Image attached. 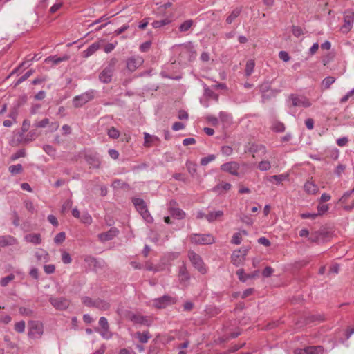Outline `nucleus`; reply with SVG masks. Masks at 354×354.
Masks as SVG:
<instances>
[{
  "instance_id": "1",
  "label": "nucleus",
  "mask_w": 354,
  "mask_h": 354,
  "mask_svg": "<svg viewBox=\"0 0 354 354\" xmlns=\"http://www.w3.org/2000/svg\"><path fill=\"white\" fill-rule=\"evenodd\" d=\"M118 62L116 58H112L108 63V65L103 69L99 75L100 80L103 83H109L112 80V76L115 70V66Z\"/></svg>"
},
{
  "instance_id": "2",
  "label": "nucleus",
  "mask_w": 354,
  "mask_h": 354,
  "mask_svg": "<svg viewBox=\"0 0 354 354\" xmlns=\"http://www.w3.org/2000/svg\"><path fill=\"white\" fill-rule=\"evenodd\" d=\"M259 89L263 102L276 97L279 93V90L271 88V83L268 81L262 83L259 86Z\"/></svg>"
},
{
  "instance_id": "3",
  "label": "nucleus",
  "mask_w": 354,
  "mask_h": 354,
  "mask_svg": "<svg viewBox=\"0 0 354 354\" xmlns=\"http://www.w3.org/2000/svg\"><path fill=\"white\" fill-rule=\"evenodd\" d=\"M44 333L43 324L38 321H30L28 322V335L31 339H39Z\"/></svg>"
},
{
  "instance_id": "4",
  "label": "nucleus",
  "mask_w": 354,
  "mask_h": 354,
  "mask_svg": "<svg viewBox=\"0 0 354 354\" xmlns=\"http://www.w3.org/2000/svg\"><path fill=\"white\" fill-rule=\"evenodd\" d=\"M95 91H88L81 95L75 96L73 100V104L76 108L81 107L86 103L91 101L95 97Z\"/></svg>"
},
{
  "instance_id": "5",
  "label": "nucleus",
  "mask_w": 354,
  "mask_h": 354,
  "mask_svg": "<svg viewBox=\"0 0 354 354\" xmlns=\"http://www.w3.org/2000/svg\"><path fill=\"white\" fill-rule=\"evenodd\" d=\"M188 257L194 268L197 269L201 273L205 274L206 272V269L204 266L203 261L198 254L193 251H189L188 253Z\"/></svg>"
},
{
  "instance_id": "6",
  "label": "nucleus",
  "mask_w": 354,
  "mask_h": 354,
  "mask_svg": "<svg viewBox=\"0 0 354 354\" xmlns=\"http://www.w3.org/2000/svg\"><path fill=\"white\" fill-rule=\"evenodd\" d=\"M344 22V25L340 30L342 32L347 33L351 30L354 22V12L353 10H347L345 11Z\"/></svg>"
},
{
  "instance_id": "7",
  "label": "nucleus",
  "mask_w": 354,
  "mask_h": 354,
  "mask_svg": "<svg viewBox=\"0 0 354 354\" xmlns=\"http://www.w3.org/2000/svg\"><path fill=\"white\" fill-rule=\"evenodd\" d=\"M190 240L194 244H212L215 242L214 237L211 234H194L190 236Z\"/></svg>"
},
{
  "instance_id": "8",
  "label": "nucleus",
  "mask_w": 354,
  "mask_h": 354,
  "mask_svg": "<svg viewBox=\"0 0 354 354\" xmlns=\"http://www.w3.org/2000/svg\"><path fill=\"white\" fill-rule=\"evenodd\" d=\"M176 302V300L169 296V295H164L161 297L155 299L152 301V305L153 306L157 308H165L167 306L175 304Z\"/></svg>"
},
{
  "instance_id": "9",
  "label": "nucleus",
  "mask_w": 354,
  "mask_h": 354,
  "mask_svg": "<svg viewBox=\"0 0 354 354\" xmlns=\"http://www.w3.org/2000/svg\"><path fill=\"white\" fill-rule=\"evenodd\" d=\"M240 169V165L238 162L235 161H230L223 164L221 166V169L225 172H227L231 175L235 176H240L241 174L239 171Z\"/></svg>"
},
{
  "instance_id": "10",
  "label": "nucleus",
  "mask_w": 354,
  "mask_h": 354,
  "mask_svg": "<svg viewBox=\"0 0 354 354\" xmlns=\"http://www.w3.org/2000/svg\"><path fill=\"white\" fill-rule=\"evenodd\" d=\"M49 301L54 308L59 310H64L70 306V301L64 297H50Z\"/></svg>"
},
{
  "instance_id": "11",
  "label": "nucleus",
  "mask_w": 354,
  "mask_h": 354,
  "mask_svg": "<svg viewBox=\"0 0 354 354\" xmlns=\"http://www.w3.org/2000/svg\"><path fill=\"white\" fill-rule=\"evenodd\" d=\"M293 106L309 107L311 105L309 100L304 96L291 95L289 97Z\"/></svg>"
},
{
  "instance_id": "12",
  "label": "nucleus",
  "mask_w": 354,
  "mask_h": 354,
  "mask_svg": "<svg viewBox=\"0 0 354 354\" xmlns=\"http://www.w3.org/2000/svg\"><path fill=\"white\" fill-rule=\"evenodd\" d=\"M143 62V59L140 56L131 57L127 60V68L133 72L140 67Z\"/></svg>"
},
{
  "instance_id": "13",
  "label": "nucleus",
  "mask_w": 354,
  "mask_h": 354,
  "mask_svg": "<svg viewBox=\"0 0 354 354\" xmlns=\"http://www.w3.org/2000/svg\"><path fill=\"white\" fill-rule=\"evenodd\" d=\"M118 233V231L116 228H111L108 232L98 234V238L101 241L105 242L113 239Z\"/></svg>"
},
{
  "instance_id": "14",
  "label": "nucleus",
  "mask_w": 354,
  "mask_h": 354,
  "mask_svg": "<svg viewBox=\"0 0 354 354\" xmlns=\"http://www.w3.org/2000/svg\"><path fill=\"white\" fill-rule=\"evenodd\" d=\"M304 191L308 194H315L319 191V187L313 181L308 180L304 185Z\"/></svg>"
},
{
  "instance_id": "15",
  "label": "nucleus",
  "mask_w": 354,
  "mask_h": 354,
  "mask_svg": "<svg viewBox=\"0 0 354 354\" xmlns=\"http://www.w3.org/2000/svg\"><path fill=\"white\" fill-rule=\"evenodd\" d=\"M236 274L241 281L245 282L248 279L255 278L258 275V271H255L251 274H248L245 273L243 269H239L236 271Z\"/></svg>"
},
{
  "instance_id": "16",
  "label": "nucleus",
  "mask_w": 354,
  "mask_h": 354,
  "mask_svg": "<svg viewBox=\"0 0 354 354\" xmlns=\"http://www.w3.org/2000/svg\"><path fill=\"white\" fill-rule=\"evenodd\" d=\"M224 213L222 210H218L216 212H210L205 216V218L207 220L208 222L212 223L216 220H220Z\"/></svg>"
},
{
  "instance_id": "17",
  "label": "nucleus",
  "mask_w": 354,
  "mask_h": 354,
  "mask_svg": "<svg viewBox=\"0 0 354 354\" xmlns=\"http://www.w3.org/2000/svg\"><path fill=\"white\" fill-rule=\"evenodd\" d=\"M232 187V185L229 183L222 182L213 188V192L218 194H223L224 192L229 191Z\"/></svg>"
},
{
  "instance_id": "18",
  "label": "nucleus",
  "mask_w": 354,
  "mask_h": 354,
  "mask_svg": "<svg viewBox=\"0 0 354 354\" xmlns=\"http://www.w3.org/2000/svg\"><path fill=\"white\" fill-rule=\"evenodd\" d=\"M94 308H96L100 310H107L110 308V304L104 299L97 298L95 299Z\"/></svg>"
},
{
  "instance_id": "19",
  "label": "nucleus",
  "mask_w": 354,
  "mask_h": 354,
  "mask_svg": "<svg viewBox=\"0 0 354 354\" xmlns=\"http://www.w3.org/2000/svg\"><path fill=\"white\" fill-rule=\"evenodd\" d=\"M16 240L11 236H0V247H6L15 244Z\"/></svg>"
},
{
  "instance_id": "20",
  "label": "nucleus",
  "mask_w": 354,
  "mask_h": 354,
  "mask_svg": "<svg viewBox=\"0 0 354 354\" xmlns=\"http://www.w3.org/2000/svg\"><path fill=\"white\" fill-rule=\"evenodd\" d=\"M100 48V44L98 43H93L88 48L83 52V57L87 58L91 56Z\"/></svg>"
},
{
  "instance_id": "21",
  "label": "nucleus",
  "mask_w": 354,
  "mask_h": 354,
  "mask_svg": "<svg viewBox=\"0 0 354 354\" xmlns=\"http://www.w3.org/2000/svg\"><path fill=\"white\" fill-rule=\"evenodd\" d=\"M306 354H323L324 348L321 346H308L304 348Z\"/></svg>"
},
{
  "instance_id": "22",
  "label": "nucleus",
  "mask_w": 354,
  "mask_h": 354,
  "mask_svg": "<svg viewBox=\"0 0 354 354\" xmlns=\"http://www.w3.org/2000/svg\"><path fill=\"white\" fill-rule=\"evenodd\" d=\"M132 202L139 213L147 208L145 202L141 198H133Z\"/></svg>"
},
{
  "instance_id": "23",
  "label": "nucleus",
  "mask_w": 354,
  "mask_h": 354,
  "mask_svg": "<svg viewBox=\"0 0 354 354\" xmlns=\"http://www.w3.org/2000/svg\"><path fill=\"white\" fill-rule=\"evenodd\" d=\"M241 12V8H236L235 9H234L231 12L230 15L227 17L226 23L227 24H231L235 20V19H236L239 16Z\"/></svg>"
},
{
  "instance_id": "24",
  "label": "nucleus",
  "mask_w": 354,
  "mask_h": 354,
  "mask_svg": "<svg viewBox=\"0 0 354 354\" xmlns=\"http://www.w3.org/2000/svg\"><path fill=\"white\" fill-rule=\"evenodd\" d=\"M25 240L27 242L39 244L41 243V236L39 234H29L25 236Z\"/></svg>"
},
{
  "instance_id": "25",
  "label": "nucleus",
  "mask_w": 354,
  "mask_h": 354,
  "mask_svg": "<svg viewBox=\"0 0 354 354\" xmlns=\"http://www.w3.org/2000/svg\"><path fill=\"white\" fill-rule=\"evenodd\" d=\"M86 162L93 168H99L100 165V161L95 156H86Z\"/></svg>"
},
{
  "instance_id": "26",
  "label": "nucleus",
  "mask_w": 354,
  "mask_h": 354,
  "mask_svg": "<svg viewBox=\"0 0 354 354\" xmlns=\"http://www.w3.org/2000/svg\"><path fill=\"white\" fill-rule=\"evenodd\" d=\"M144 145L145 147H150L151 145V143L154 141L158 140V138L154 136H151L148 133H144Z\"/></svg>"
},
{
  "instance_id": "27",
  "label": "nucleus",
  "mask_w": 354,
  "mask_h": 354,
  "mask_svg": "<svg viewBox=\"0 0 354 354\" xmlns=\"http://www.w3.org/2000/svg\"><path fill=\"white\" fill-rule=\"evenodd\" d=\"M179 279L180 281H187L189 279V274L184 263L180 268Z\"/></svg>"
},
{
  "instance_id": "28",
  "label": "nucleus",
  "mask_w": 354,
  "mask_h": 354,
  "mask_svg": "<svg viewBox=\"0 0 354 354\" xmlns=\"http://www.w3.org/2000/svg\"><path fill=\"white\" fill-rule=\"evenodd\" d=\"M231 259L233 264L236 266L241 265L244 260V258L239 253L236 252V250L233 252Z\"/></svg>"
},
{
  "instance_id": "29",
  "label": "nucleus",
  "mask_w": 354,
  "mask_h": 354,
  "mask_svg": "<svg viewBox=\"0 0 354 354\" xmlns=\"http://www.w3.org/2000/svg\"><path fill=\"white\" fill-rule=\"evenodd\" d=\"M194 24V21L188 19L182 23L178 28L180 32H186L189 30Z\"/></svg>"
},
{
  "instance_id": "30",
  "label": "nucleus",
  "mask_w": 354,
  "mask_h": 354,
  "mask_svg": "<svg viewBox=\"0 0 354 354\" xmlns=\"http://www.w3.org/2000/svg\"><path fill=\"white\" fill-rule=\"evenodd\" d=\"M136 337L139 339L140 342L147 343L151 337V335H149V331L144 333L138 332L136 333Z\"/></svg>"
},
{
  "instance_id": "31",
  "label": "nucleus",
  "mask_w": 354,
  "mask_h": 354,
  "mask_svg": "<svg viewBox=\"0 0 354 354\" xmlns=\"http://www.w3.org/2000/svg\"><path fill=\"white\" fill-rule=\"evenodd\" d=\"M170 214L173 216L177 218L178 219H182L185 216V213L178 207H176V208H173L172 210L170 212Z\"/></svg>"
},
{
  "instance_id": "32",
  "label": "nucleus",
  "mask_w": 354,
  "mask_h": 354,
  "mask_svg": "<svg viewBox=\"0 0 354 354\" xmlns=\"http://www.w3.org/2000/svg\"><path fill=\"white\" fill-rule=\"evenodd\" d=\"M254 68V62L252 59L248 60L247 62L246 66H245V75L250 76L252 74V73L253 72Z\"/></svg>"
},
{
  "instance_id": "33",
  "label": "nucleus",
  "mask_w": 354,
  "mask_h": 354,
  "mask_svg": "<svg viewBox=\"0 0 354 354\" xmlns=\"http://www.w3.org/2000/svg\"><path fill=\"white\" fill-rule=\"evenodd\" d=\"M8 170L12 175H16L20 174L22 171L23 167L21 164H17L10 166Z\"/></svg>"
},
{
  "instance_id": "34",
  "label": "nucleus",
  "mask_w": 354,
  "mask_h": 354,
  "mask_svg": "<svg viewBox=\"0 0 354 354\" xmlns=\"http://www.w3.org/2000/svg\"><path fill=\"white\" fill-rule=\"evenodd\" d=\"M171 21L169 19H164L161 20L154 21L152 23V26L155 28H160L162 26L169 24Z\"/></svg>"
},
{
  "instance_id": "35",
  "label": "nucleus",
  "mask_w": 354,
  "mask_h": 354,
  "mask_svg": "<svg viewBox=\"0 0 354 354\" xmlns=\"http://www.w3.org/2000/svg\"><path fill=\"white\" fill-rule=\"evenodd\" d=\"M68 59V56L65 55L62 57H48L46 59V62H52L54 64H57L61 62Z\"/></svg>"
},
{
  "instance_id": "36",
  "label": "nucleus",
  "mask_w": 354,
  "mask_h": 354,
  "mask_svg": "<svg viewBox=\"0 0 354 354\" xmlns=\"http://www.w3.org/2000/svg\"><path fill=\"white\" fill-rule=\"evenodd\" d=\"M112 187L115 189L116 188H129V185L126 183L125 182H123L122 180L120 179H115L113 183Z\"/></svg>"
},
{
  "instance_id": "37",
  "label": "nucleus",
  "mask_w": 354,
  "mask_h": 354,
  "mask_svg": "<svg viewBox=\"0 0 354 354\" xmlns=\"http://www.w3.org/2000/svg\"><path fill=\"white\" fill-rule=\"evenodd\" d=\"M215 159H216L215 155H214V154L208 155L207 156L201 158V165L202 166H206L210 162L214 161Z\"/></svg>"
},
{
  "instance_id": "38",
  "label": "nucleus",
  "mask_w": 354,
  "mask_h": 354,
  "mask_svg": "<svg viewBox=\"0 0 354 354\" xmlns=\"http://www.w3.org/2000/svg\"><path fill=\"white\" fill-rule=\"evenodd\" d=\"M82 303L88 307H94L95 304V299H92L89 297H83L82 298Z\"/></svg>"
},
{
  "instance_id": "39",
  "label": "nucleus",
  "mask_w": 354,
  "mask_h": 354,
  "mask_svg": "<svg viewBox=\"0 0 354 354\" xmlns=\"http://www.w3.org/2000/svg\"><path fill=\"white\" fill-rule=\"evenodd\" d=\"M91 263L93 264V266L95 269L97 268H102L105 266V262L104 261H97L96 259L93 257H88Z\"/></svg>"
},
{
  "instance_id": "40",
  "label": "nucleus",
  "mask_w": 354,
  "mask_h": 354,
  "mask_svg": "<svg viewBox=\"0 0 354 354\" xmlns=\"http://www.w3.org/2000/svg\"><path fill=\"white\" fill-rule=\"evenodd\" d=\"M82 223L86 225H90L92 223V218L88 213H84L80 217Z\"/></svg>"
},
{
  "instance_id": "41",
  "label": "nucleus",
  "mask_w": 354,
  "mask_h": 354,
  "mask_svg": "<svg viewBox=\"0 0 354 354\" xmlns=\"http://www.w3.org/2000/svg\"><path fill=\"white\" fill-rule=\"evenodd\" d=\"M108 136L111 138L116 139L120 136V132L115 127H112L108 131Z\"/></svg>"
},
{
  "instance_id": "42",
  "label": "nucleus",
  "mask_w": 354,
  "mask_h": 354,
  "mask_svg": "<svg viewBox=\"0 0 354 354\" xmlns=\"http://www.w3.org/2000/svg\"><path fill=\"white\" fill-rule=\"evenodd\" d=\"M270 167H271L270 162L267 160L260 162L258 165V168L261 171H268L270 169Z\"/></svg>"
},
{
  "instance_id": "43",
  "label": "nucleus",
  "mask_w": 354,
  "mask_h": 354,
  "mask_svg": "<svg viewBox=\"0 0 354 354\" xmlns=\"http://www.w3.org/2000/svg\"><path fill=\"white\" fill-rule=\"evenodd\" d=\"M335 77L330 76L327 77L323 80L322 84L325 87V88H328L330 86L335 82Z\"/></svg>"
},
{
  "instance_id": "44",
  "label": "nucleus",
  "mask_w": 354,
  "mask_h": 354,
  "mask_svg": "<svg viewBox=\"0 0 354 354\" xmlns=\"http://www.w3.org/2000/svg\"><path fill=\"white\" fill-rule=\"evenodd\" d=\"M15 279V275L13 274H10L8 276L3 277L1 279L0 283L2 286H6L11 281Z\"/></svg>"
},
{
  "instance_id": "45",
  "label": "nucleus",
  "mask_w": 354,
  "mask_h": 354,
  "mask_svg": "<svg viewBox=\"0 0 354 354\" xmlns=\"http://www.w3.org/2000/svg\"><path fill=\"white\" fill-rule=\"evenodd\" d=\"M140 214L147 223H151L153 221V218L149 212L147 208L141 212Z\"/></svg>"
},
{
  "instance_id": "46",
  "label": "nucleus",
  "mask_w": 354,
  "mask_h": 354,
  "mask_svg": "<svg viewBox=\"0 0 354 354\" xmlns=\"http://www.w3.org/2000/svg\"><path fill=\"white\" fill-rule=\"evenodd\" d=\"M25 326H26L25 322L24 321H21V322H17L15 324V330L17 332L21 333L24 332Z\"/></svg>"
},
{
  "instance_id": "47",
  "label": "nucleus",
  "mask_w": 354,
  "mask_h": 354,
  "mask_svg": "<svg viewBox=\"0 0 354 354\" xmlns=\"http://www.w3.org/2000/svg\"><path fill=\"white\" fill-rule=\"evenodd\" d=\"M286 178H287V176L283 175V174L274 175V176H270L268 178V180L272 181V180H275L277 183H280L281 182L285 180L286 179Z\"/></svg>"
},
{
  "instance_id": "48",
  "label": "nucleus",
  "mask_w": 354,
  "mask_h": 354,
  "mask_svg": "<svg viewBox=\"0 0 354 354\" xmlns=\"http://www.w3.org/2000/svg\"><path fill=\"white\" fill-rule=\"evenodd\" d=\"M133 319L136 320L137 322L145 324V325H149V323L148 322V319L146 317L140 316V315H134L133 317Z\"/></svg>"
},
{
  "instance_id": "49",
  "label": "nucleus",
  "mask_w": 354,
  "mask_h": 354,
  "mask_svg": "<svg viewBox=\"0 0 354 354\" xmlns=\"http://www.w3.org/2000/svg\"><path fill=\"white\" fill-rule=\"evenodd\" d=\"M32 73H33V71L32 70H29L28 71H27L24 75H22L17 80V82L15 84V86L19 85V84H21V82H23L24 81L27 80L30 75H32Z\"/></svg>"
},
{
  "instance_id": "50",
  "label": "nucleus",
  "mask_w": 354,
  "mask_h": 354,
  "mask_svg": "<svg viewBox=\"0 0 354 354\" xmlns=\"http://www.w3.org/2000/svg\"><path fill=\"white\" fill-rule=\"evenodd\" d=\"M99 325L100 326L102 330V329H106L107 330V329H109V324L108 323V321L104 317H101L100 318V319H99Z\"/></svg>"
},
{
  "instance_id": "51",
  "label": "nucleus",
  "mask_w": 354,
  "mask_h": 354,
  "mask_svg": "<svg viewBox=\"0 0 354 354\" xmlns=\"http://www.w3.org/2000/svg\"><path fill=\"white\" fill-rule=\"evenodd\" d=\"M62 261L65 264H68L71 262L72 259L69 253L63 251L62 253Z\"/></svg>"
},
{
  "instance_id": "52",
  "label": "nucleus",
  "mask_w": 354,
  "mask_h": 354,
  "mask_svg": "<svg viewBox=\"0 0 354 354\" xmlns=\"http://www.w3.org/2000/svg\"><path fill=\"white\" fill-rule=\"evenodd\" d=\"M66 239V235H65V233L64 232H59L58 233L55 239H54V241L55 243H56L57 244H59V243H62Z\"/></svg>"
},
{
  "instance_id": "53",
  "label": "nucleus",
  "mask_w": 354,
  "mask_h": 354,
  "mask_svg": "<svg viewBox=\"0 0 354 354\" xmlns=\"http://www.w3.org/2000/svg\"><path fill=\"white\" fill-rule=\"evenodd\" d=\"M292 32L294 36L299 37L301 35L304 34L303 30L299 26H292Z\"/></svg>"
},
{
  "instance_id": "54",
  "label": "nucleus",
  "mask_w": 354,
  "mask_h": 354,
  "mask_svg": "<svg viewBox=\"0 0 354 354\" xmlns=\"http://www.w3.org/2000/svg\"><path fill=\"white\" fill-rule=\"evenodd\" d=\"M241 240L242 238L241 232H237L233 235L231 242L234 244L239 245L241 243Z\"/></svg>"
},
{
  "instance_id": "55",
  "label": "nucleus",
  "mask_w": 354,
  "mask_h": 354,
  "mask_svg": "<svg viewBox=\"0 0 354 354\" xmlns=\"http://www.w3.org/2000/svg\"><path fill=\"white\" fill-rule=\"evenodd\" d=\"M50 124V120L48 118H44L35 124V126L38 128H44Z\"/></svg>"
},
{
  "instance_id": "56",
  "label": "nucleus",
  "mask_w": 354,
  "mask_h": 354,
  "mask_svg": "<svg viewBox=\"0 0 354 354\" xmlns=\"http://www.w3.org/2000/svg\"><path fill=\"white\" fill-rule=\"evenodd\" d=\"M272 129L276 132H282L285 130V127L283 123L275 122L272 126Z\"/></svg>"
},
{
  "instance_id": "57",
  "label": "nucleus",
  "mask_w": 354,
  "mask_h": 354,
  "mask_svg": "<svg viewBox=\"0 0 354 354\" xmlns=\"http://www.w3.org/2000/svg\"><path fill=\"white\" fill-rule=\"evenodd\" d=\"M26 156V151L24 149H21L17 151L15 154L12 155L11 160H15L21 157H24Z\"/></svg>"
},
{
  "instance_id": "58",
  "label": "nucleus",
  "mask_w": 354,
  "mask_h": 354,
  "mask_svg": "<svg viewBox=\"0 0 354 354\" xmlns=\"http://www.w3.org/2000/svg\"><path fill=\"white\" fill-rule=\"evenodd\" d=\"M43 149L44 150V151L48 153V155L50 156H53L55 153V148L50 145H46L43 147Z\"/></svg>"
},
{
  "instance_id": "59",
  "label": "nucleus",
  "mask_w": 354,
  "mask_h": 354,
  "mask_svg": "<svg viewBox=\"0 0 354 354\" xmlns=\"http://www.w3.org/2000/svg\"><path fill=\"white\" fill-rule=\"evenodd\" d=\"M273 272H274V269L272 268H271L270 266H267L263 270L262 275L264 277H269L272 274Z\"/></svg>"
},
{
  "instance_id": "60",
  "label": "nucleus",
  "mask_w": 354,
  "mask_h": 354,
  "mask_svg": "<svg viewBox=\"0 0 354 354\" xmlns=\"http://www.w3.org/2000/svg\"><path fill=\"white\" fill-rule=\"evenodd\" d=\"M45 272L48 274H53L55 270V267L53 264L46 265L44 266Z\"/></svg>"
},
{
  "instance_id": "61",
  "label": "nucleus",
  "mask_w": 354,
  "mask_h": 354,
  "mask_svg": "<svg viewBox=\"0 0 354 354\" xmlns=\"http://www.w3.org/2000/svg\"><path fill=\"white\" fill-rule=\"evenodd\" d=\"M73 205V201L71 199L66 200L62 205V212H64L71 209Z\"/></svg>"
},
{
  "instance_id": "62",
  "label": "nucleus",
  "mask_w": 354,
  "mask_h": 354,
  "mask_svg": "<svg viewBox=\"0 0 354 354\" xmlns=\"http://www.w3.org/2000/svg\"><path fill=\"white\" fill-rule=\"evenodd\" d=\"M279 58L283 60V62H288L290 59L289 55L286 51H280L279 53Z\"/></svg>"
},
{
  "instance_id": "63",
  "label": "nucleus",
  "mask_w": 354,
  "mask_h": 354,
  "mask_svg": "<svg viewBox=\"0 0 354 354\" xmlns=\"http://www.w3.org/2000/svg\"><path fill=\"white\" fill-rule=\"evenodd\" d=\"M186 166H187L188 171L191 174H194L196 171V165L194 164H193L192 162H187L186 163Z\"/></svg>"
},
{
  "instance_id": "64",
  "label": "nucleus",
  "mask_w": 354,
  "mask_h": 354,
  "mask_svg": "<svg viewBox=\"0 0 354 354\" xmlns=\"http://www.w3.org/2000/svg\"><path fill=\"white\" fill-rule=\"evenodd\" d=\"M24 206L26 208L27 210H28L30 212H33L35 210L34 205L30 201H26L24 202Z\"/></svg>"
}]
</instances>
